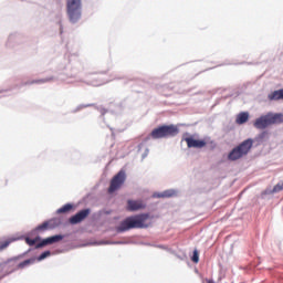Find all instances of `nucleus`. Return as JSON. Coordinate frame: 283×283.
<instances>
[{
	"label": "nucleus",
	"mask_w": 283,
	"mask_h": 283,
	"mask_svg": "<svg viewBox=\"0 0 283 283\" xmlns=\"http://www.w3.org/2000/svg\"><path fill=\"white\" fill-rule=\"evenodd\" d=\"M147 220H149V214L147 213L127 217L119 223L116 231L117 233H125V231H130V229H147L150 224L147 223Z\"/></svg>",
	"instance_id": "1"
},
{
	"label": "nucleus",
	"mask_w": 283,
	"mask_h": 283,
	"mask_svg": "<svg viewBox=\"0 0 283 283\" xmlns=\"http://www.w3.org/2000/svg\"><path fill=\"white\" fill-rule=\"evenodd\" d=\"M179 129L176 125H161L153 129L150 133V138L154 140H159L160 138H171L178 136Z\"/></svg>",
	"instance_id": "2"
},
{
	"label": "nucleus",
	"mask_w": 283,
	"mask_h": 283,
	"mask_svg": "<svg viewBox=\"0 0 283 283\" xmlns=\"http://www.w3.org/2000/svg\"><path fill=\"white\" fill-rule=\"evenodd\" d=\"M253 147V139L248 138L243 140L239 146L234 147L228 155V159L235 161L247 156Z\"/></svg>",
	"instance_id": "3"
},
{
	"label": "nucleus",
	"mask_w": 283,
	"mask_h": 283,
	"mask_svg": "<svg viewBox=\"0 0 283 283\" xmlns=\"http://www.w3.org/2000/svg\"><path fill=\"white\" fill-rule=\"evenodd\" d=\"M277 123H283V115L269 113L256 118L253 125L255 129H266L270 125H275Z\"/></svg>",
	"instance_id": "4"
},
{
	"label": "nucleus",
	"mask_w": 283,
	"mask_h": 283,
	"mask_svg": "<svg viewBox=\"0 0 283 283\" xmlns=\"http://www.w3.org/2000/svg\"><path fill=\"white\" fill-rule=\"evenodd\" d=\"M82 8V0H66V14L71 23H76L81 19Z\"/></svg>",
	"instance_id": "5"
},
{
	"label": "nucleus",
	"mask_w": 283,
	"mask_h": 283,
	"mask_svg": "<svg viewBox=\"0 0 283 283\" xmlns=\"http://www.w3.org/2000/svg\"><path fill=\"white\" fill-rule=\"evenodd\" d=\"M125 180H127V175L125 174L124 170H120L111 180V185L108 187V193H114V191H118V189H120V187L125 185Z\"/></svg>",
	"instance_id": "6"
},
{
	"label": "nucleus",
	"mask_w": 283,
	"mask_h": 283,
	"mask_svg": "<svg viewBox=\"0 0 283 283\" xmlns=\"http://www.w3.org/2000/svg\"><path fill=\"white\" fill-rule=\"evenodd\" d=\"M90 213H92V210L90 208L83 209L78 211L75 216L71 217L69 219L70 224H81L83 220H85Z\"/></svg>",
	"instance_id": "7"
},
{
	"label": "nucleus",
	"mask_w": 283,
	"mask_h": 283,
	"mask_svg": "<svg viewBox=\"0 0 283 283\" xmlns=\"http://www.w3.org/2000/svg\"><path fill=\"white\" fill-rule=\"evenodd\" d=\"M61 224L59 219H50L49 221H44L42 224L38 226L36 231H48L52 229H56Z\"/></svg>",
	"instance_id": "8"
},
{
	"label": "nucleus",
	"mask_w": 283,
	"mask_h": 283,
	"mask_svg": "<svg viewBox=\"0 0 283 283\" xmlns=\"http://www.w3.org/2000/svg\"><path fill=\"white\" fill-rule=\"evenodd\" d=\"M185 142L187 143V147L189 149H191V148L202 149V147H207V142L200 140V139H195L192 137H186Z\"/></svg>",
	"instance_id": "9"
},
{
	"label": "nucleus",
	"mask_w": 283,
	"mask_h": 283,
	"mask_svg": "<svg viewBox=\"0 0 283 283\" xmlns=\"http://www.w3.org/2000/svg\"><path fill=\"white\" fill-rule=\"evenodd\" d=\"M63 240V235L56 234L53 237H49L42 240L40 243L35 245V249H42V247H48V244H55V242H61Z\"/></svg>",
	"instance_id": "10"
},
{
	"label": "nucleus",
	"mask_w": 283,
	"mask_h": 283,
	"mask_svg": "<svg viewBox=\"0 0 283 283\" xmlns=\"http://www.w3.org/2000/svg\"><path fill=\"white\" fill-rule=\"evenodd\" d=\"M147 205H145V201L143 200H132L129 199L127 201V211H140V209H145Z\"/></svg>",
	"instance_id": "11"
},
{
	"label": "nucleus",
	"mask_w": 283,
	"mask_h": 283,
	"mask_svg": "<svg viewBox=\"0 0 283 283\" xmlns=\"http://www.w3.org/2000/svg\"><path fill=\"white\" fill-rule=\"evenodd\" d=\"M268 98L269 101H283V88L270 93Z\"/></svg>",
	"instance_id": "12"
},
{
	"label": "nucleus",
	"mask_w": 283,
	"mask_h": 283,
	"mask_svg": "<svg viewBox=\"0 0 283 283\" xmlns=\"http://www.w3.org/2000/svg\"><path fill=\"white\" fill-rule=\"evenodd\" d=\"M248 122H249V113L247 112L240 113L235 118L237 125H244V123H248Z\"/></svg>",
	"instance_id": "13"
},
{
	"label": "nucleus",
	"mask_w": 283,
	"mask_h": 283,
	"mask_svg": "<svg viewBox=\"0 0 283 283\" xmlns=\"http://www.w3.org/2000/svg\"><path fill=\"white\" fill-rule=\"evenodd\" d=\"M34 262H36L35 258L24 260L23 262H21L17 265L15 271H19L21 269H25V268L30 266L31 264H34Z\"/></svg>",
	"instance_id": "14"
},
{
	"label": "nucleus",
	"mask_w": 283,
	"mask_h": 283,
	"mask_svg": "<svg viewBox=\"0 0 283 283\" xmlns=\"http://www.w3.org/2000/svg\"><path fill=\"white\" fill-rule=\"evenodd\" d=\"M72 209H74V206L72 203H66L62 208H59L56 213H70Z\"/></svg>",
	"instance_id": "15"
},
{
	"label": "nucleus",
	"mask_w": 283,
	"mask_h": 283,
	"mask_svg": "<svg viewBox=\"0 0 283 283\" xmlns=\"http://www.w3.org/2000/svg\"><path fill=\"white\" fill-rule=\"evenodd\" d=\"M171 196H174V192H171V190H166L161 193H158L157 198H171Z\"/></svg>",
	"instance_id": "16"
},
{
	"label": "nucleus",
	"mask_w": 283,
	"mask_h": 283,
	"mask_svg": "<svg viewBox=\"0 0 283 283\" xmlns=\"http://www.w3.org/2000/svg\"><path fill=\"white\" fill-rule=\"evenodd\" d=\"M191 261L195 262V264H198V262H200V254L198 253V250L193 251Z\"/></svg>",
	"instance_id": "17"
},
{
	"label": "nucleus",
	"mask_w": 283,
	"mask_h": 283,
	"mask_svg": "<svg viewBox=\"0 0 283 283\" xmlns=\"http://www.w3.org/2000/svg\"><path fill=\"white\" fill-rule=\"evenodd\" d=\"M25 242L29 244V247H34V244H36V242H39V238L30 239V237H27Z\"/></svg>",
	"instance_id": "18"
},
{
	"label": "nucleus",
	"mask_w": 283,
	"mask_h": 283,
	"mask_svg": "<svg viewBox=\"0 0 283 283\" xmlns=\"http://www.w3.org/2000/svg\"><path fill=\"white\" fill-rule=\"evenodd\" d=\"M268 135H269V133H266V132L259 134L256 137L258 143H262V140H264V138H266Z\"/></svg>",
	"instance_id": "19"
},
{
	"label": "nucleus",
	"mask_w": 283,
	"mask_h": 283,
	"mask_svg": "<svg viewBox=\"0 0 283 283\" xmlns=\"http://www.w3.org/2000/svg\"><path fill=\"white\" fill-rule=\"evenodd\" d=\"M50 255H51L50 251L43 252V253L38 258V262H41V260H45V258H50Z\"/></svg>",
	"instance_id": "20"
},
{
	"label": "nucleus",
	"mask_w": 283,
	"mask_h": 283,
	"mask_svg": "<svg viewBox=\"0 0 283 283\" xmlns=\"http://www.w3.org/2000/svg\"><path fill=\"white\" fill-rule=\"evenodd\" d=\"M280 191H283L282 185L281 184H276L273 187V193H280Z\"/></svg>",
	"instance_id": "21"
},
{
	"label": "nucleus",
	"mask_w": 283,
	"mask_h": 283,
	"mask_svg": "<svg viewBox=\"0 0 283 283\" xmlns=\"http://www.w3.org/2000/svg\"><path fill=\"white\" fill-rule=\"evenodd\" d=\"M8 247H10V242L6 241L0 245V251H3V249H8Z\"/></svg>",
	"instance_id": "22"
},
{
	"label": "nucleus",
	"mask_w": 283,
	"mask_h": 283,
	"mask_svg": "<svg viewBox=\"0 0 283 283\" xmlns=\"http://www.w3.org/2000/svg\"><path fill=\"white\" fill-rule=\"evenodd\" d=\"M32 83H45L43 80L33 81Z\"/></svg>",
	"instance_id": "23"
},
{
	"label": "nucleus",
	"mask_w": 283,
	"mask_h": 283,
	"mask_svg": "<svg viewBox=\"0 0 283 283\" xmlns=\"http://www.w3.org/2000/svg\"><path fill=\"white\" fill-rule=\"evenodd\" d=\"M17 260H19V258H13V259L9 260L8 262H14Z\"/></svg>",
	"instance_id": "24"
},
{
	"label": "nucleus",
	"mask_w": 283,
	"mask_h": 283,
	"mask_svg": "<svg viewBox=\"0 0 283 283\" xmlns=\"http://www.w3.org/2000/svg\"><path fill=\"white\" fill-rule=\"evenodd\" d=\"M207 282H208V283H216V282H213L212 280H208Z\"/></svg>",
	"instance_id": "25"
}]
</instances>
